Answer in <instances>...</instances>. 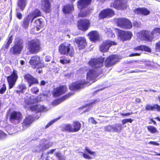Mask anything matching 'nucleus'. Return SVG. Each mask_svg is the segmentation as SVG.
Returning <instances> with one entry per match:
<instances>
[{
  "label": "nucleus",
  "mask_w": 160,
  "mask_h": 160,
  "mask_svg": "<svg viewBox=\"0 0 160 160\" xmlns=\"http://www.w3.org/2000/svg\"><path fill=\"white\" fill-rule=\"evenodd\" d=\"M159 34H160V28H156L152 32L142 30L139 32L137 35L138 37L140 40L151 42L155 37Z\"/></svg>",
  "instance_id": "1"
},
{
  "label": "nucleus",
  "mask_w": 160,
  "mask_h": 160,
  "mask_svg": "<svg viewBox=\"0 0 160 160\" xmlns=\"http://www.w3.org/2000/svg\"><path fill=\"white\" fill-rule=\"evenodd\" d=\"M27 48L31 54H36L41 50V42L38 39H32L27 41Z\"/></svg>",
  "instance_id": "2"
},
{
  "label": "nucleus",
  "mask_w": 160,
  "mask_h": 160,
  "mask_svg": "<svg viewBox=\"0 0 160 160\" xmlns=\"http://www.w3.org/2000/svg\"><path fill=\"white\" fill-rule=\"evenodd\" d=\"M58 51L61 55H66L72 57L74 53L73 48L69 43L64 42L58 47Z\"/></svg>",
  "instance_id": "3"
},
{
  "label": "nucleus",
  "mask_w": 160,
  "mask_h": 160,
  "mask_svg": "<svg viewBox=\"0 0 160 160\" xmlns=\"http://www.w3.org/2000/svg\"><path fill=\"white\" fill-rule=\"evenodd\" d=\"M29 63L31 68L34 69L42 68L45 66L44 62L41 60L40 57L37 55L31 57L29 61Z\"/></svg>",
  "instance_id": "4"
},
{
  "label": "nucleus",
  "mask_w": 160,
  "mask_h": 160,
  "mask_svg": "<svg viewBox=\"0 0 160 160\" xmlns=\"http://www.w3.org/2000/svg\"><path fill=\"white\" fill-rule=\"evenodd\" d=\"M23 46V40L18 39L14 42L13 46L10 48L9 52L12 55H19L21 53Z\"/></svg>",
  "instance_id": "5"
},
{
  "label": "nucleus",
  "mask_w": 160,
  "mask_h": 160,
  "mask_svg": "<svg viewBox=\"0 0 160 160\" xmlns=\"http://www.w3.org/2000/svg\"><path fill=\"white\" fill-rule=\"evenodd\" d=\"M81 124L78 121L73 122L72 124H68L65 125L62 129L63 132H75L79 131L81 129Z\"/></svg>",
  "instance_id": "6"
},
{
  "label": "nucleus",
  "mask_w": 160,
  "mask_h": 160,
  "mask_svg": "<svg viewBox=\"0 0 160 160\" xmlns=\"http://www.w3.org/2000/svg\"><path fill=\"white\" fill-rule=\"evenodd\" d=\"M88 82L85 80H80L76 81L71 83L69 86V88L71 91H77L83 88Z\"/></svg>",
  "instance_id": "7"
},
{
  "label": "nucleus",
  "mask_w": 160,
  "mask_h": 160,
  "mask_svg": "<svg viewBox=\"0 0 160 160\" xmlns=\"http://www.w3.org/2000/svg\"><path fill=\"white\" fill-rule=\"evenodd\" d=\"M115 22L122 28L129 29L132 27L131 21L126 18H117L115 20Z\"/></svg>",
  "instance_id": "8"
},
{
  "label": "nucleus",
  "mask_w": 160,
  "mask_h": 160,
  "mask_svg": "<svg viewBox=\"0 0 160 160\" xmlns=\"http://www.w3.org/2000/svg\"><path fill=\"white\" fill-rule=\"evenodd\" d=\"M90 22L89 20L86 19H81L77 22L78 29L83 32L87 31L90 26Z\"/></svg>",
  "instance_id": "9"
},
{
  "label": "nucleus",
  "mask_w": 160,
  "mask_h": 160,
  "mask_svg": "<svg viewBox=\"0 0 160 160\" xmlns=\"http://www.w3.org/2000/svg\"><path fill=\"white\" fill-rule=\"evenodd\" d=\"M18 78L17 71L15 70H13L11 75L8 76L7 78L9 89H11L13 87Z\"/></svg>",
  "instance_id": "10"
},
{
  "label": "nucleus",
  "mask_w": 160,
  "mask_h": 160,
  "mask_svg": "<svg viewBox=\"0 0 160 160\" xmlns=\"http://www.w3.org/2000/svg\"><path fill=\"white\" fill-rule=\"evenodd\" d=\"M99 75V71L98 69H91L87 72L86 78L87 80L94 82Z\"/></svg>",
  "instance_id": "11"
},
{
  "label": "nucleus",
  "mask_w": 160,
  "mask_h": 160,
  "mask_svg": "<svg viewBox=\"0 0 160 160\" xmlns=\"http://www.w3.org/2000/svg\"><path fill=\"white\" fill-rule=\"evenodd\" d=\"M75 42L77 44L79 49H84L87 45L86 40L83 37H78L75 38Z\"/></svg>",
  "instance_id": "12"
},
{
  "label": "nucleus",
  "mask_w": 160,
  "mask_h": 160,
  "mask_svg": "<svg viewBox=\"0 0 160 160\" xmlns=\"http://www.w3.org/2000/svg\"><path fill=\"white\" fill-rule=\"evenodd\" d=\"M22 118L21 113L18 111H12L9 115V120L11 122L17 121L18 123H19Z\"/></svg>",
  "instance_id": "13"
},
{
  "label": "nucleus",
  "mask_w": 160,
  "mask_h": 160,
  "mask_svg": "<svg viewBox=\"0 0 160 160\" xmlns=\"http://www.w3.org/2000/svg\"><path fill=\"white\" fill-rule=\"evenodd\" d=\"M24 78L28 83L29 87L38 84V80L28 73L25 74L24 75Z\"/></svg>",
  "instance_id": "14"
},
{
  "label": "nucleus",
  "mask_w": 160,
  "mask_h": 160,
  "mask_svg": "<svg viewBox=\"0 0 160 160\" xmlns=\"http://www.w3.org/2000/svg\"><path fill=\"white\" fill-rule=\"evenodd\" d=\"M116 44V42L110 40H106L103 42L101 46V51L102 52L103 55H105L103 52H107L112 45Z\"/></svg>",
  "instance_id": "15"
},
{
  "label": "nucleus",
  "mask_w": 160,
  "mask_h": 160,
  "mask_svg": "<svg viewBox=\"0 0 160 160\" xmlns=\"http://www.w3.org/2000/svg\"><path fill=\"white\" fill-rule=\"evenodd\" d=\"M118 56L112 55L108 58L106 60L104 64L106 67L113 65L118 61Z\"/></svg>",
  "instance_id": "16"
},
{
  "label": "nucleus",
  "mask_w": 160,
  "mask_h": 160,
  "mask_svg": "<svg viewBox=\"0 0 160 160\" xmlns=\"http://www.w3.org/2000/svg\"><path fill=\"white\" fill-rule=\"evenodd\" d=\"M33 121V117L31 115H28L25 117L22 122V126L23 129H25L29 127Z\"/></svg>",
  "instance_id": "17"
},
{
  "label": "nucleus",
  "mask_w": 160,
  "mask_h": 160,
  "mask_svg": "<svg viewBox=\"0 0 160 160\" xmlns=\"http://www.w3.org/2000/svg\"><path fill=\"white\" fill-rule=\"evenodd\" d=\"M88 64L93 69H97L100 67V58H92L88 61Z\"/></svg>",
  "instance_id": "18"
},
{
  "label": "nucleus",
  "mask_w": 160,
  "mask_h": 160,
  "mask_svg": "<svg viewBox=\"0 0 160 160\" xmlns=\"http://www.w3.org/2000/svg\"><path fill=\"white\" fill-rule=\"evenodd\" d=\"M111 7L118 9H121L126 8L127 5L126 1L123 0H116L114 3L111 5Z\"/></svg>",
  "instance_id": "19"
},
{
  "label": "nucleus",
  "mask_w": 160,
  "mask_h": 160,
  "mask_svg": "<svg viewBox=\"0 0 160 160\" xmlns=\"http://www.w3.org/2000/svg\"><path fill=\"white\" fill-rule=\"evenodd\" d=\"M87 36L90 41L96 42L99 39V34L96 31L93 30L90 31L88 33Z\"/></svg>",
  "instance_id": "20"
},
{
  "label": "nucleus",
  "mask_w": 160,
  "mask_h": 160,
  "mask_svg": "<svg viewBox=\"0 0 160 160\" xmlns=\"http://www.w3.org/2000/svg\"><path fill=\"white\" fill-rule=\"evenodd\" d=\"M92 2V0H79L77 2V6L79 10H82L87 8Z\"/></svg>",
  "instance_id": "21"
},
{
  "label": "nucleus",
  "mask_w": 160,
  "mask_h": 160,
  "mask_svg": "<svg viewBox=\"0 0 160 160\" xmlns=\"http://www.w3.org/2000/svg\"><path fill=\"white\" fill-rule=\"evenodd\" d=\"M119 36L123 41L129 40L132 36V33L129 31H121L119 33Z\"/></svg>",
  "instance_id": "22"
},
{
  "label": "nucleus",
  "mask_w": 160,
  "mask_h": 160,
  "mask_svg": "<svg viewBox=\"0 0 160 160\" xmlns=\"http://www.w3.org/2000/svg\"><path fill=\"white\" fill-rule=\"evenodd\" d=\"M74 10L73 5L69 3L64 5L62 9V11L65 14H71Z\"/></svg>",
  "instance_id": "23"
},
{
  "label": "nucleus",
  "mask_w": 160,
  "mask_h": 160,
  "mask_svg": "<svg viewBox=\"0 0 160 160\" xmlns=\"http://www.w3.org/2000/svg\"><path fill=\"white\" fill-rule=\"evenodd\" d=\"M114 14V12L110 9H105L101 12V18L111 17Z\"/></svg>",
  "instance_id": "24"
},
{
  "label": "nucleus",
  "mask_w": 160,
  "mask_h": 160,
  "mask_svg": "<svg viewBox=\"0 0 160 160\" xmlns=\"http://www.w3.org/2000/svg\"><path fill=\"white\" fill-rule=\"evenodd\" d=\"M135 13L139 15L147 16L150 13V11L144 8H138L134 10Z\"/></svg>",
  "instance_id": "25"
},
{
  "label": "nucleus",
  "mask_w": 160,
  "mask_h": 160,
  "mask_svg": "<svg viewBox=\"0 0 160 160\" xmlns=\"http://www.w3.org/2000/svg\"><path fill=\"white\" fill-rule=\"evenodd\" d=\"M44 3L42 6V9L46 13H49L51 12V4L49 0H44Z\"/></svg>",
  "instance_id": "26"
},
{
  "label": "nucleus",
  "mask_w": 160,
  "mask_h": 160,
  "mask_svg": "<svg viewBox=\"0 0 160 160\" xmlns=\"http://www.w3.org/2000/svg\"><path fill=\"white\" fill-rule=\"evenodd\" d=\"M13 40V35L9 36L7 39L6 41L5 42L2 49L4 51H7L9 48L10 44L12 43Z\"/></svg>",
  "instance_id": "27"
},
{
  "label": "nucleus",
  "mask_w": 160,
  "mask_h": 160,
  "mask_svg": "<svg viewBox=\"0 0 160 160\" xmlns=\"http://www.w3.org/2000/svg\"><path fill=\"white\" fill-rule=\"evenodd\" d=\"M30 109L32 111L40 112L46 111V108L43 106H41L38 108V105L36 104L31 106L30 107Z\"/></svg>",
  "instance_id": "28"
},
{
  "label": "nucleus",
  "mask_w": 160,
  "mask_h": 160,
  "mask_svg": "<svg viewBox=\"0 0 160 160\" xmlns=\"http://www.w3.org/2000/svg\"><path fill=\"white\" fill-rule=\"evenodd\" d=\"M27 4V0H18L17 6L21 11H23Z\"/></svg>",
  "instance_id": "29"
},
{
  "label": "nucleus",
  "mask_w": 160,
  "mask_h": 160,
  "mask_svg": "<svg viewBox=\"0 0 160 160\" xmlns=\"http://www.w3.org/2000/svg\"><path fill=\"white\" fill-rule=\"evenodd\" d=\"M29 21L30 16L28 15L24 17L21 24L23 28H27L29 24Z\"/></svg>",
  "instance_id": "30"
},
{
  "label": "nucleus",
  "mask_w": 160,
  "mask_h": 160,
  "mask_svg": "<svg viewBox=\"0 0 160 160\" xmlns=\"http://www.w3.org/2000/svg\"><path fill=\"white\" fill-rule=\"evenodd\" d=\"M113 132L119 133L122 130L123 127L120 123L116 124L113 125Z\"/></svg>",
  "instance_id": "31"
},
{
  "label": "nucleus",
  "mask_w": 160,
  "mask_h": 160,
  "mask_svg": "<svg viewBox=\"0 0 160 160\" xmlns=\"http://www.w3.org/2000/svg\"><path fill=\"white\" fill-rule=\"evenodd\" d=\"M32 15L33 16V17L32 19V21L33 19L39 17H40L42 15V13L41 11L38 8H35L32 12Z\"/></svg>",
  "instance_id": "32"
},
{
  "label": "nucleus",
  "mask_w": 160,
  "mask_h": 160,
  "mask_svg": "<svg viewBox=\"0 0 160 160\" xmlns=\"http://www.w3.org/2000/svg\"><path fill=\"white\" fill-rule=\"evenodd\" d=\"M17 88L18 90H16V92L18 93H23L24 90H26L27 88L26 85L25 83H21L19 84Z\"/></svg>",
  "instance_id": "33"
},
{
  "label": "nucleus",
  "mask_w": 160,
  "mask_h": 160,
  "mask_svg": "<svg viewBox=\"0 0 160 160\" xmlns=\"http://www.w3.org/2000/svg\"><path fill=\"white\" fill-rule=\"evenodd\" d=\"M43 19L41 18L37 19L35 21V23L36 24V30L38 31L41 28V25L42 24L43 22Z\"/></svg>",
  "instance_id": "34"
},
{
  "label": "nucleus",
  "mask_w": 160,
  "mask_h": 160,
  "mask_svg": "<svg viewBox=\"0 0 160 160\" xmlns=\"http://www.w3.org/2000/svg\"><path fill=\"white\" fill-rule=\"evenodd\" d=\"M90 10L89 9H87L84 11H81L78 14L79 17L83 18L87 16L90 13Z\"/></svg>",
  "instance_id": "35"
},
{
  "label": "nucleus",
  "mask_w": 160,
  "mask_h": 160,
  "mask_svg": "<svg viewBox=\"0 0 160 160\" xmlns=\"http://www.w3.org/2000/svg\"><path fill=\"white\" fill-rule=\"evenodd\" d=\"M60 90L58 87L54 88L52 92L53 96L54 97H56L62 94Z\"/></svg>",
  "instance_id": "36"
},
{
  "label": "nucleus",
  "mask_w": 160,
  "mask_h": 160,
  "mask_svg": "<svg viewBox=\"0 0 160 160\" xmlns=\"http://www.w3.org/2000/svg\"><path fill=\"white\" fill-rule=\"evenodd\" d=\"M58 87L62 94L65 93L68 91L67 87L65 85H60Z\"/></svg>",
  "instance_id": "37"
},
{
  "label": "nucleus",
  "mask_w": 160,
  "mask_h": 160,
  "mask_svg": "<svg viewBox=\"0 0 160 160\" xmlns=\"http://www.w3.org/2000/svg\"><path fill=\"white\" fill-rule=\"evenodd\" d=\"M148 130L152 133H155L157 132V130L154 127L152 126H149L147 127Z\"/></svg>",
  "instance_id": "38"
},
{
  "label": "nucleus",
  "mask_w": 160,
  "mask_h": 160,
  "mask_svg": "<svg viewBox=\"0 0 160 160\" xmlns=\"http://www.w3.org/2000/svg\"><path fill=\"white\" fill-rule=\"evenodd\" d=\"M55 155L58 158V160H65V158L59 152H56Z\"/></svg>",
  "instance_id": "39"
},
{
  "label": "nucleus",
  "mask_w": 160,
  "mask_h": 160,
  "mask_svg": "<svg viewBox=\"0 0 160 160\" xmlns=\"http://www.w3.org/2000/svg\"><path fill=\"white\" fill-rule=\"evenodd\" d=\"M39 91V89L36 86L33 87L31 89V93L33 94H37Z\"/></svg>",
  "instance_id": "40"
},
{
  "label": "nucleus",
  "mask_w": 160,
  "mask_h": 160,
  "mask_svg": "<svg viewBox=\"0 0 160 160\" xmlns=\"http://www.w3.org/2000/svg\"><path fill=\"white\" fill-rule=\"evenodd\" d=\"M73 94V93L68 92L67 94L64 95L61 98L60 100L61 101L64 100L70 97Z\"/></svg>",
  "instance_id": "41"
},
{
  "label": "nucleus",
  "mask_w": 160,
  "mask_h": 160,
  "mask_svg": "<svg viewBox=\"0 0 160 160\" xmlns=\"http://www.w3.org/2000/svg\"><path fill=\"white\" fill-rule=\"evenodd\" d=\"M60 62L62 64H65L69 63L71 62V60L68 59H60Z\"/></svg>",
  "instance_id": "42"
},
{
  "label": "nucleus",
  "mask_w": 160,
  "mask_h": 160,
  "mask_svg": "<svg viewBox=\"0 0 160 160\" xmlns=\"http://www.w3.org/2000/svg\"><path fill=\"white\" fill-rule=\"evenodd\" d=\"M6 90V87L5 83L2 84V87L0 89V93L2 94H3Z\"/></svg>",
  "instance_id": "43"
},
{
  "label": "nucleus",
  "mask_w": 160,
  "mask_h": 160,
  "mask_svg": "<svg viewBox=\"0 0 160 160\" xmlns=\"http://www.w3.org/2000/svg\"><path fill=\"white\" fill-rule=\"evenodd\" d=\"M113 125H109L104 127V129L107 132H113Z\"/></svg>",
  "instance_id": "44"
},
{
  "label": "nucleus",
  "mask_w": 160,
  "mask_h": 160,
  "mask_svg": "<svg viewBox=\"0 0 160 160\" xmlns=\"http://www.w3.org/2000/svg\"><path fill=\"white\" fill-rule=\"evenodd\" d=\"M145 109L147 111L153 110V105L152 106L149 104H147L145 106Z\"/></svg>",
  "instance_id": "45"
},
{
  "label": "nucleus",
  "mask_w": 160,
  "mask_h": 160,
  "mask_svg": "<svg viewBox=\"0 0 160 160\" xmlns=\"http://www.w3.org/2000/svg\"><path fill=\"white\" fill-rule=\"evenodd\" d=\"M87 70V69H86V68L85 67H82L80 68L78 70V73H79V74H83L84 73L85 71H86Z\"/></svg>",
  "instance_id": "46"
},
{
  "label": "nucleus",
  "mask_w": 160,
  "mask_h": 160,
  "mask_svg": "<svg viewBox=\"0 0 160 160\" xmlns=\"http://www.w3.org/2000/svg\"><path fill=\"white\" fill-rule=\"evenodd\" d=\"M132 120L131 119H123L122 121V123L123 125H124L128 122L131 123Z\"/></svg>",
  "instance_id": "47"
},
{
  "label": "nucleus",
  "mask_w": 160,
  "mask_h": 160,
  "mask_svg": "<svg viewBox=\"0 0 160 160\" xmlns=\"http://www.w3.org/2000/svg\"><path fill=\"white\" fill-rule=\"evenodd\" d=\"M156 49L157 51L160 52V41L156 43Z\"/></svg>",
  "instance_id": "48"
},
{
  "label": "nucleus",
  "mask_w": 160,
  "mask_h": 160,
  "mask_svg": "<svg viewBox=\"0 0 160 160\" xmlns=\"http://www.w3.org/2000/svg\"><path fill=\"white\" fill-rule=\"evenodd\" d=\"M156 109L157 111L160 112V106L157 104L153 105V110Z\"/></svg>",
  "instance_id": "49"
},
{
  "label": "nucleus",
  "mask_w": 160,
  "mask_h": 160,
  "mask_svg": "<svg viewBox=\"0 0 160 160\" xmlns=\"http://www.w3.org/2000/svg\"><path fill=\"white\" fill-rule=\"evenodd\" d=\"M89 121L90 122L92 123L95 124L97 123L96 121L94 119V118L92 117H90L89 118Z\"/></svg>",
  "instance_id": "50"
},
{
  "label": "nucleus",
  "mask_w": 160,
  "mask_h": 160,
  "mask_svg": "<svg viewBox=\"0 0 160 160\" xmlns=\"http://www.w3.org/2000/svg\"><path fill=\"white\" fill-rule=\"evenodd\" d=\"M55 121V120H52L50 121L45 126V128H48L49 126L51 125Z\"/></svg>",
  "instance_id": "51"
},
{
  "label": "nucleus",
  "mask_w": 160,
  "mask_h": 160,
  "mask_svg": "<svg viewBox=\"0 0 160 160\" xmlns=\"http://www.w3.org/2000/svg\"><path fill=\"white\" fill-rule=\"evenodd\" d=\"M143 47H142V45L138 46L134 48V50L137 51H142V48Z\"/></svg>",
  "instance_id": "52"
},
{
  "label": "nucleus",
  "mask_w": 160,
  "mask_h": 160,
  "mask_svg": "<svg viewBox=\"0 0 160 160\" xmlns=\"http://www.w3.org/2000/svg\"><path fill=\"white\" fill-rule=\"evenodd\" d=\"M85 151L86 152H87L89 154L91 155H93L95 153L94 152H91L89 148L88 147L85 148Z\"/></svg>",
  "instance_id": "53"
},
{
  "label": "nucleus",
  "mask_w": 160,
  "mask_h": 160,
  "mask_svg": "<svg viewBox=\"0 0 160 160\" xmlns=\"http://www.w3.org/2000/svg\"><path fill=\"white\" fill-rule=\"evenodd\" d=\"M6 136V134L2 130L0 129V139Z\"/></svg>",
  "instance_id": "54"
},
{
  "label": "nucleus",
  "mask_w": 160,
  "mask_h": 160,
  "mask_svg": "<svg viewBox=\"0 0 160 160\" xmlns=\"http://www.w3.org/2000/svg\"><path fill=\"white\" fill-rule=\"evenodd\" d=\"M142 47H143L142 48V51L144 50L148 52H151V49H150L148 47L145 46H143Z\"/></svg>",
  "instance_id": "55"
},
{
  "label": "nucleus",
  "mask_w": 160,
  "mask_h": 160,
  "mask_svg": "<svg viewBox=\"0 0 160 160\" xmlns=\"http://www.w3.org/2000/svg\"><path fill=\"white\" fill-rule=\"evenodd\" d=\"M16 16L18 19L20 20L22 18V15L21 13L17 12L16 14Z\"/></svg>",
  "instance_id": "56"
},
{
  "label": "nucleus",
  "mask_w": 160,
  "mask_h": 160,
  "mask_svg": "<svg viewBox=\"0 0 160 160\" xmlns=\"http://www.w3.org/2000/svg\"><path fill=\"white\" fill-rule=\"evenodd\" d=\"M51 147V146L48 144H45L42 148L43 150H46L48 149Z\"/></svg>",
  "instance_id": "57"
},
{
  "label": "nucleus",
  "mask_w": 160,
  "mask_h": 160,
  "mask_svg": "<svg viewBox=\"0 0 160 160\" xmlns=\"http://www.w3.org/2000/svg\"><path fill=\"white\" fill-rule=\"evenodd\" d=\"M51 58V57L49 56H46L45 57V60L46 62H49L50 61Z\"/></svg>",
  "instance_id": "58"
},
{
  "label": "nucleus",
  "mask_w": 160,
  "mask_h": 160,
  "mask_svg": "<svg viewBox=\"0 0 160 160\" xmlns=\"http://www.w3.org/2000/svg\"><path fill=\"white\" fill-rule=\"evenodd\" d=\"M82 155L83 157L86 159H90L91 158L90 156L84 153H83Z\"/></svg>",
  "instance_id": "59"
},
{
  "label": "nucleus",
  "mask_w": 160,
  "mask_h": 160,
  "mask_svg": "<svg viewBox=\"0 0 160 160\" xmlns=\"http://www.w3.org/2000/svg\"><path fill=\"white\" fill-rule=\"evenodd\" d=\"M149 143L151 144H152L153 145H157V146H158L159 145V143H157V142H154V141H150Z\"/></svg>",
  "instance_id": "60"
},
{
  "label": "nucleus",
  "mask_w": 160,
  "mask_h": 160,
  "mask_svg": "<svg viewBox=\"0 0 160 160\" xmlns=\"http://www.w3.org/2000/svg\"><path fill=\"white\" fill-rule=\"evenodd\" d=\"M141 53H132L129 55V57H133L135 56H139L140 55Z\"/></svg>",
  "instance_id": "61"
},
{
  "label": "nucleus",
  "mask_w": 160,
  "mask_h": 160,
  "mask_svg": "<svg viewBox=\"0 0 160 160\" xmlns=\"http://www.w3.org/2000/svg\"><path fill=\"white\" fill-rule=\"evenodd\" d=\"M61 101H62L61 100H60L59 99L56 100L54 101L53 103L55 104L58 105L60 102Z\"/></svg>",
  "instance_id": "62"
},
{
  "label": "nucleus",
  "mask_w": 160,
  "mask_h": 160,
  "mask_svg": "<svg viewBox=\"0 0 160 160\" xmlns=\"http://www.w3.org/2000/svg\"><path fill=\"white\" fill-rule=\"evenodd\" d=\"M56 149H52L50 150L49 151L47 152L48 154H52L53 152L56 150Z\"/></svg>",
  "instance_id": "63"
},
{
  "label": "nucleus",
  "mask_w": 160,
  "mask_h": 160,
  "mask_svg": "<svg viewBox=\"0 0 160 160\" xmlns=\"http://www.w3.org/2000/svg\"><path fill=\"white\" fill-rule=\"evenodd\" d=\"M46 83V82L44 80H42L39 84L40 86H44Z\"/></svg>",
  "instance_id": "64"
}]
</instances>
